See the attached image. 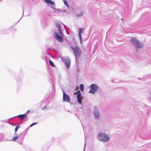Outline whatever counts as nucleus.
Instances as JSON below:
<instances>
[{
	"instance_id": "11",
	"label": "nucleus",
	"mask_w": 151,
	"mask_h": 151,
	"mask_svg": "<svg viewBox=\"0 0 151 151\" xmlns=\"http://www.w3.org/2000/svg\"><path fill=\"white\" fill-rule=\"evenodd\" d=\"M17 116L19 117L20 119H25L27 115L26 114H24L19 115Z\"/></svg>"
},
{
	"instance_id": "1",
	"label": "nucleus",
	"mask_w": 151,
	"mask_h": 151,
	"mask_svg": "<svg viewBox=\"0 0 151 151\" xmlns=\"http://www.w3.org/2000/svg\"><path fill=\"white\" fill-rule=\"evenodd\" d=\"M63 33L61 29V26L59 23H56L55 24V28L54 36L55 38L59 42H63Z\"/></svg>"
},
{
	"instance_id": "12",
	"label": "nucleus",
	"mask_w": 151,
	"mask_h": 151,
	"mask_svg": "<svg viewBox=\"0 0 151 151\" xmlns=\"http://www.w3.org/2000/svg\"><path fill=\"white\" fill-rule=\"evenodd\" d=\"M45 2L46 3L52 5H54V2L52 1L51 0H44Z\"/></svg>"
},
{
	"instance_id": "19",
	"label": "nucleus",
	"mask_w": 151,
	"mask_h": 151,
	"mask_svg": "<svg viewBox=\"0 0 151 151\" xmlns=\"http://www.w3.org/2000/svg\"><path fill=\"white\" fill-rule=\"evenodd\" d=\"M51 8H52L53 10H54V12H55V10H58V9H55V8H54V7H51Z\"/></svg>"
},
{
	"instance_id": "17",
	"label": "nucleus",
	"mask_w": 151,
	"mask_h": 151,
	"mask_svg": "<svg viewBox=\"0 0 151 151\" xmlns=\"http://www.w3.org/2000/svg\"><path fill=\"white\" fill-rule=\"evenodd\" d=\"M18 138V137H14L12 139V140L13 141H15Z\"/></svg>"
},
{
	"instance_id": "15",
	"label": "nucleus",
	"mask_w": 151,
	"mask_h": 151,
	"mask_svg": "<svg viewBox=\"0 0 151 151\" xmlns=\"http://www.w3.org/2000/svg\"><path fill=\"white\" fill-rule=\"evenodd\" d=\"M80 88L81 91H83L84 90V87L83 84H81L80 86Z\"/></svg>"
},
{
	"instance_id": "14",
	"label": "nucleus",
	"mask_w": 151,
	"mask_h": 151,
	"mask_svg": "<svg viewBox=\"0 0 151 151\" xmlns=\"http://www.w3.org/2000/svg\"><path fill=\"white\" fill-rule=\"evenodd\" d=\"M83 14V12H79L78 14H77V16L78 17H81L82 16Z\"/></svg>"
},
{
	"instance_id": "2",
	"label": "nucleus",
	"mask_w": 151,
	"mask_h": 151,
	"mask_svg": "<svg viewBox=\"0 0 151 151\" xmlns=\"http://www.w3.org/2000/svg\"><path fill=\"white\" fill-rule=\"evenodd\" d=\"M97 138L100 141L103 142H109L111 139L110 135L102 132H100L98 134Z\"/></svg>"
},
{
	"instance_id": "5",
	"label": "nucleus",
	"mask_w": 151,
	"mask_h": 151,
	"mask_svg": "<svg viewBox=\"0 0 151 151\" xmlns=\"http://www.w3.org/2000/svg\"><path fill=\"white\" fill-rule=\"evenodd\" d=\"M73 49L75 54V58H76V57H78L81 54V50L78 47H76L75 48L72 47Z\"/></svg>"
},
{
	"instance_id": "16",
	"label": "nucleus",
	"mask_w": 151,
	"mask_h": 151,
	"mask_svg": "<svg viewBox=\"0 0 151 151\" xmlns=\"http://www.w3.org/2000/svg\"><path fill=\"white\" fill-rule=\"evenodd\" d=\"M49 63L50 65L52 66H54V65L52 61L51 60H50Z\"/></svg>"
},
{
	"instance_id": "22",
	"label": "nucleus",
	"mask_w": 151,
	"mask_h": 151,
	"mask_svg": "<svg viewBox=\"0 0 151 151\" xmlns=\"http://www.w3.org/2000/svg\"><path fill=\"white\" fill-rule=\"evenodd\" d=\"M29 110H28L25 114H27L28 113H29Z\"/></svg>"
},
{
	"instance_id": "13",
	"label": "nucleus",
	"mask_w": 151,
	"mask_h": 151,
	"mask_svg": "<svg viewBox=\"0 0 151 151\" xmlns=\"http://www.w3.org/2000/svg\"><path fill=\"white\" fill-rule=\"evenodd\" d=\"M64 2V4L66 6L68 7V8H69V6L68 5V3L66 1V0H62Z\"/></svg>"
},
{
	"instance_id": "21",
	"label": "nucleus",
	"mask_w": 151,
	"mask_h": 151,
	"mask_svg": "<svg viewBox=\"0 0 151 151\" xmlns=\"http://www.w3.org/2000/svg\"><path fill=\"white\" fill-rule=\"evenodd\" d=\"M150 99H151V91L150 93Z\"/></svg>"
},
{
	"instance_id": "8",
	"label": "nucleus",
	"mask_w": 151,
	"mask_h": 151,
	"mask_svg": "<svg viewBox=\"0 0 151 151\" xmlns=\"http://www.w3.org/2000/svg\"><path fill=\"white\" fill-rule=\"evenodd\" d=\"M81 97V93L79 91H77V97L78 101L80 104H81L82 102Z\"/></svg>"
},
{
	"instance_id": "10",
	"label": "nucleus",
	"mask_w": 151,
	"mask_h": 151,
	"mask_svg": "<svg viewBox=\"0 0 151 151\" xmlns=\"http://www.w3.org/2000/svg\"><path fill=\"white\" fill-rule=\"evenodd\" d=\"M65 65L67 68L70 67V60L69 58H66L65 60Z\"/></svg>"
},
{
	"instance_id": "20",
	"label": "nucleus",
	"mask_w": 151,
	"mask_h": 151,
	"mask_svg": "<svg viewBox=\"0 0 151 151\" xmlns=\"http://www.w3.org/2000/svg\"><path fill=\"white\" fill-rule=\"evenodd\" d=\"M36 124H37V123H33V124H32L33 126Z\"/></svg>"
},
{
	"instance_id": "18",
	"label": "nucleus",
	"mask_w": 151,
	"mask_h": 151,
	"mask_svg": "<svg viewBox=\"0 0 151 151\" xmlns=\"http://www.w3.org/2000/svg\"><path fill=\"white\" fill-rule=\"evenodd\" d=\"M20 127L19 126H17L15 129V132H16L17 131V129L19 128Z\"/></svg>"
},
{
	"instance_id": "7",
	"label": "nucleus",
	"mask_w": 151,
	"mask_h": 151,
	"mask_svg": "<svg viewBox=\"0 0 151 151\" xmlns=\"http://www.w3.org/2000/svg\"><path fill=\"white\" fill-rule=\"evenodd\" d=\"M84 29L83 28H79L78 29V36L80 42L81 44L82 43V38L81 37V33L83 32Z\"/></svg>"
},
{
	"instance_id": "3",
	"label": "nucleus",
	"mask_w": 151,
	"mask_h": 151,
	"mask_svg": "<svg viewBox=\"0 0 151 151\" xmlns=\"http://www.w3.org/2000/svg\"><path fill=\"white\" fill-rule=\"evenodd\" d=\"M131 43L137 48H140L143 46V45L136 38L132 37L131 39Z\"/></svg>"
},
{
	"instance_id": "9",
	"label": "nucleus",
	"mask_w": 151,
	"mask_h": 151,
	"mask_svg": "<svg viewBox=\"0 0 151 151\" xmlns=\"http://www.w3.org/2000/svg\"><path fill=\"white\" fill-rule=\"evenodd\" d=\"M94 117L96 118H98L100 116L99 112L97 109H96L93 111Z\"/></svg>"
},
{
	"instance_id": "4",
	"label": "nucleus",
	"mask_w": 151,
	"mask_h": 151,
	"mask_svg": "<svg viewBox=\"0 0 151 151\" xmlns=\"http://www.w3.org/2000/svg\"><path fill=\"white\" fill-rule=\"evenodd\" d=\"M90 90L89 91V93L94 94L98 90V86L96 84H92L90 86Z\"/></svg>"
},
{
	"instance_id": "6",
	"label": "nucleus",
	"mask_w": 151,
	"mask_h": 151,
	"mask_svg": "<svg viewBox=\"0 0 151 151\" xmlns=\"http://www.w3.org/2000/svg\"><path fill=\"white\" fill-rule=\"evenodd\" d=\"M63 99L64 101L66 102H69L70 101V96L67 94L65 93V92L63 91Z\"/></svg>"
},
{
	"instance_id": "23",
	"label": "nucleus",
	"mask_w": 151,
	"mask_h": 151,
	"mask_svg": "<svg viewBox=\"0 0 151 151\" xmlns=\"http://www.w3.org/2000/svg\"><path fill=\"white\" fill-rule=\"evenodd\" d=\"M32 126H33V125H32V124H31V125H30L29 127H32Z\"/></svg>"
}]
</instances>
